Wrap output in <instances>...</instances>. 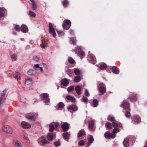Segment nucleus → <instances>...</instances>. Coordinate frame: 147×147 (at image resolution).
<instances>
[{"label": "nucleus", "instance_id": "412c9836", "mask_svg": "<svg viewBox=\"0 0 147 147\" xmlns=\"http://www.w3.org/2000/svg\"><path fill=\"white\" fill-rule=\"evenodd\" d=\"M86 134V132L84 129H81L79 131L78 133L77 137L80 138L82 136H84Z\"/></svg>", "mask_w": 147, "mask_h": 147}, {"label": "nucleus", "instance_id": "ea45409f", "mask_svg": "<svg viewBox=\"0 0 147 147\" xmlns=\"http://www.w3.org/2000/svg\"><path fill=\"white\" fill-rule=\"evenodd\" d=\"M47 42L44 40H42V44L40 45V46L42 48H44L47 45Z\"/></svg>", "mask_w": 147, "mask_h": 147}, {"label": "nucleus", "instance_id": "aec40b11", "mask_svg": "<svg viewBox=\"0 0 147 147\" xmlns=\"http://www.w3.org/2000/svg\"><path fill=\"white\" fill-rule=\"evenodd\" d=\"M21 125L24 128L26 129L29 128L31 127V125L30 124L25 121L22 122L21 123Z\"/></svg>", "mask_w": 147, "mask_h": 147}, {"label": "nucleus", "instance_id": "37998d69", "mask_svg": "<svg viewBox=\"0 0 147 147\" xmlns=\"http://www.w3.org/2000/svg\"><path fill=\"white\" fill-rule=\"evenodd\" d=\"M68 62L70 64H74L75 62V60L71 57L69 58L68 59Z\"/></svg>", "mask_w": 147, "mask_h": 147}, {"label": "nucleus", "instance_id": "052dcab7", "mask_svg": "<svg viewBox=\"0 0 147 147\" xmlns=\"http://www.w3.org/2000/svg\"><path fill=\"white\" fill-rule=\"evenodd\" d=\"M72 71V70L71 69H68L66 70V72L67 73V74H68L69 73L71 72Z\"/></svg>", "mask_w": 147, "mask_h": 147}, {"label": "nucleus", "instance_id": "a211bd4d", "mask_svg": "<svg viewBox=\"0 0 147 147\" xmlns=\"http://www.w3.org/2000/svg\"><path fill=\"white\" fill-rule=\"evenodd\" d=\"M21 31L24 33H26L28 31V28L24 24H22L20 27Z\"/></svg>", "mask_w": 147, "mask_h": 147}, {"label": "nucleus", "instance_id": "5701e85b", "mask_svg": "<svg viewBox=\"0 0 147 147\" xmlns=\"http://www.w3.org/2000/svg\"><path fill=\"white\" fill-rule=\"evenodd\" d=\"M132 121L138 123L140 121V118L137 116H134L131 117Z\"/></svg>", "mask_w": 147, "mask_h": 147}, {"label": "nucleus", "instance_id": "c9c22d12", "mask_svg": "<svg viewBox=\"0 0 147 147\" xmlns=\"http://www.w3.org/2000/svg\"><path fill=\"white\" fill-rule=\"evenodd\" d=\"M106 127L109 129H111L112 128V125L111 123L110 122H107L105 124Z\"/></svg>", "mask_w": 147, "mask_h": 147}, {"label": "nucleus", "instance_id": "338daca9", "mask_svg": "<svg viewBox=\"0 0 147 147\" xmlns=\"http://www.w3.org/2000/svg\"><path fill=\"white\" fill-rule=\"evenodd\" d=\"M63 31H57V32L58 34H61L63 33Z\"/></svg>", "mask_w": 147, "mask_h": 147}, {"label": "nucleus", "instance_id": "473e14b6", "mask_svg": "<svg viewBox=\"0 0 147 147\" xmlns=\"http://www.w3.org/2000/svg\"><path fill=\"white\" fill-rule=\"evenodd\" d=\"M5 14V11L2 8H0V18L4 16Z\"/></svg>", "mask_w": 147, "mask_h": 147}, {"label": "nucleus", "instance_id": "864d4df0", "mask_svg": "<svg viewBox=\"0 0 147 147\" xmlns=\"http://www.w3.org/2000/svg\"><path fill=\"white\" fill-rule=\"evenodd\" d=\"M15 29L17 31L19 32L20 30V28L18 25H16L15 26Z\"/></svg>", "mask_w": 147, "mask_h": 147}, {"label": "nucleus", "instance_id": "79ce46f5", "mask_svg": "<svg viewBox=\"0 0 147 147\" xmlns=\"http://www.w3.org/2000/svg\"><path fill=\"white\" fill-rule=\"evenodd\" d=\"M70 40L72 42V43L74 45H76V40L75 38H70Z\"/></svg>", "mask_w": 147, "mask_h": 147}, {"label": "nucleus", "instance_id": "39448f33", "mask_svg": "<svg viewBox=\"0 0 147 147\" xmlns=\"http://www.w3.org/2000/svg\"><path fill=\"white\" fill-rule=\"evenodd\" d=\"M120 107L125 109L126 111H130V104L125 100L123 101L120 105Z\"/></svg>", "mask_w": 147, "mask_h": 147}, {"label": "nucleus", "instance_id": "f257e3e1", "mask_svg": "<svg viewBox=\"0 0 147 147\" xmlns=\"http://www.w3.org/2000/svg\"><path fill=\"white\" fill-rule=\"evenodd\" d=\"M112 124L113 127L115 128L113 129V134H115L117 132L119 131L120 130L118 128H122V124L120 123H117L115 122H113Z\"/></svg>", "mask_w": 147, "mask_h": 147}, {"label": "nucleus", "instance_id": "dca6fc26", "mask_svg": "<svg viewBox=\"0 0 147 147\" xmlns=\"http://www.w3.org/2000/svg\"><path fill=\"white\" fill-rule=\"evenodd\" d=\"M112 72L116 74H117L119 73V71L118 67L116 66H113L111 68Z\"/></svg>", "mask_w": 147, "mask_h": 147}, {"label": "nucleus", "instance_id": "e433bc0d", "mask_svg": "<svg viewBox=\"0 0 147 147\" xmlns=\"http://www.w3.org/2000/svg\"><path fill=\"white\" fill-rule=\"evenodd\" d=\"M75 52L78 54L82 51L81 48L80 47L77 46L75 49Z\"/></svg>", "mask_w": 147, "mask_h": 147}, {"label": "nucleus", "instance_id": "13d9d810", "mask_svg": "<svg viewBox=\"0 0 147 147\" xmlns=\"http://www.w3.org/2000/svg\"><path fill=\"white\" fill-rule=\"evenodd\" d=\"M55 146L56 147H58L60 145V144L59 142H56L54 143Z\"/></svg>", "mask_w": 147, "mask_h": 147}, {"label": "nucleus", "instance_id": "0eeeda50", "mask_svg": "<svg viewBox=\"0 0 147 147\" xmlns=\"http://www.w3.org/2000/svg\"><path fill=\"white\" fill-rule=\"evenodd\" d=\"M138 97L137 94L132 93L129 95L128 97V99L131 102H135L138 100Z\"/></svg>", "mask_w": 147, "mask_h": 147}, {"label": "nucleus", "instance_id": "423d86ee", "mask_svg": "<svg viewBox=\"0 0 147 147\" xmlns=\"http://www.w3.org/2000/svg\"><path fill=\"white\" fill-rule=\"evenodd\" d=\"M71 22L69 20H65L63 24V28L66 30H68L71 26Z\"/></svg>", "mask_w": 147, "mask_h": 147}, {"label": "nucleus", "instance_id": "58836bf2", "mask_svg": "<svg viewBox=\"0 0 147 147\" xmlns=\"http://www.w3.org/2000/svg\"><path fill=\"white\" fill-rule=\"evenodd\" d=\"M80 57H81V59L84 57L85 55V53L84 52L82 51L78 54Z\"/></svg>", "mask_w": 147, "mask_h": 147}, {"label": "nucleus", "instance_id": "680f3d73", "mask_svg": "<svg viewBox=\"0 0 147 147\" xmlns=\"http://www.w3.org/2000/svg\"><path fill=\"white\" fill-rule=\"evenodd\" d=\"M33 70L30 69L29 70L28 72V74L29 75H31L33 72Z\"/></svg>", "mask_w": 147, "mask_h": 147}, {"label": "nucleus", "instance_id": "c756f323", "mask_svg": "<svg viewBox=\"0 0 147 147\" xmlns=\"http://www.w3.org/2000/svg\"><path fill=\"white\" fill-rule=\"evenodd\" d=\"M63 136L64 139L65 140H68L69 136L70 134L68 132H65L63 134Z\"/></svg>", "mask_w": 147, "mask_h": 147}, {"label": "nucleus", "instance_id": "3c124183", "mask_svg": "<svg viewBox=\"0 0 147 147\" xmlns=\"http://www.w3.org/2000/svg\"><path fill=\"white\" fill-rule=\"evenodd\" d=\"M85 142L82 140L78 142V144L80 146H84L85 144Z\"/></svg>", "mask_w": 147, "mask_h": 147}, {"label": "nucleus", "instance_id": "6ab92c4d", "mask_svg": "<svg viewBox=\"0 0 147 147\" xmlns=\"http://www.w3.org/2000/svg\"><path fill=\"white\" fill-rule=\"evenodd\" d=\"M26 117L28 119L34 120L35 119V116L33 113H30L27 114L26 115Z\"/></svg>", "mask_w": 147, "mask_h": 147}, {"label": "nucleus", "instance_id": "9d476101", "mask_svg": "<svg viewBox=\"0 0 147 147\" xmlns=\"http://www.w3.org/2000/svg\"><path fill=\"white\" fill-rule=\"evenodd\" d=\"M38 143L41 145L43 146L49 143V142L45 139L44 136L40 138L38 140Z\"/></svg>", "mask_w": 147, "mask_h": 147}, {"label": "nucleus", "instance_id": "2eb2a0df", "mask_svg": "<svg viewBox=\"0 0 147 147\" xmlns=\"http://www.w3.org/2000/svg\"><path fill=\"white\" fill-rule=\"evenodd\" d=\"M94 121L91 120L89 121L88 128L90 131H93L94 130Z\"/></svg>", "mask_w": 147, "mask_h": 147}, {"label": "nucleus", "instance_id": "c03bdc74", "mask_svg": "<svg viewBox=\"0 0 147 147\" xmlns=\"http://www.w3.org/2000/svg\"><path fill=\"white\" fill-rule=\"evenodd\" d=\"M63 4L64 7H67L69 4V3L67 0H64L63 2Z\"/></svg>", "mask_w": 147, "mask_h": 147}, {"label": "nucleus", "instance_id": "de8ad7c7", "mask_svg": "<svg viewBox=\"0 0 147 147\" xmlns=\"http://www.w3.org/2000/svg\"><path fill=\"white\" fill-rule=\"evenodd\" d=\"M126 113L125 115L126 117H130L131 116V114L129 111H126Z\"/></svg>", "mask_w": 147, "mask_h": 147}, {"label": "nucleus", "instance_id": "bf43d9fd", "mask_svg": "<svg viewBox=\"0 0 147 147\" xmlns=\"http://www.w3.org/2000/svg\"><path fill=\"white\" fill-rule=\"evenodd\" d=\"M89 93L87 89L85 90V95L86 96H89Z\"/></svg>", "mask_w": 147, "mask_h": 147}, {"label": "nucleus", "instance_id": "6e6d98bb", "mask_svg": "<svg viewBox=\"0 0 147 147\" xmlns=\"http://www.w3.org/2000/svg\"><path fill=\"white\" fill-rule=\"evenodd\" d=\"M82 100L84 102H87L88 101V98L84 96L83 97Z\"/></svg>", "mask_w": 147, "mask_h": 147}, {"label": "nucleus", "instance_id": "1a4fd4ad", "mask_svg": "<svg viewBox=\"0 0 147 147\" xmlns=\"http://www.w3.org/2000/svg\"><path fill=\"white\" fill-rule=\"evenodd\" d=\"M40 98L41 99L44 100V101L45 103H49L50 101V98H49V96L48 94L44 93L40 95Z\"/></svg>", "mask_w": 147, "mask_h": 147}, {"label": "nucleus", "instance_id": "774afa93", "mask_svg": "<svg viewBox=\"0 0 147 147\" xmlns=\"http://www.w3.org/2000/svg\"><path fill=\"white\" fill-rule=\"evenodd\" d=\"M34 67L36 68H39V65L38 64L35 65H34Z\"/></svg>", "mask_w": 147, "mask_h": 147}, {"label": "nucleus", "instance_id": "69168bd1", "mask_svg": "<svg viewBox=\"0 0 147 147\" xmlns=\"http://www.w3.org/2000/svg\"><path fill=\"white\" fill-rule=\"evenodd\" d=\"M23 138L24 140H28V137L26 135H24L23 137Z\"/></svg>", "mask_w": 147, "mask_h": 147}, {"label": "nucleus", "instance_id": "49530a36", "mask_svg": "<svg viewBox=\"0 0 147 147\" xmlns=\"http://www.w3.org/2000/svg\"><path fill=\"white\" fill-rule=\"evenodd\" d=\"M32 2V8L33 10H35L36 8V4L34 1V2Z\"/></svg>", "mask_w": 147, "mask_h": 147}, {"label": "nucleus", "instance_id": "2f4dec72", "mask_svg": "<svg viewBox=\"0 0 147 147\" xmlns=\"http://www.w3.org/2000/svg\"><path fill=\"white\" fill-rule=\"evenodd\" d=\"M53 134L52 133H50L48 134L47 135V138L49 140H53Z\"/></svg>", "mask_w": 147, "mask_h": 147}, {"label": "nucleus", "instance_id": "4be33fe9", "mask_svg": "<svg viewBox=\"0 0 147 147\" xmlns=\"http://www.w3.org/2000/svg\"><path fill=\"white\" fill-rule=\"evenodd\" d=\"M82 87L80 86H76L75 88V90L77 94L79 95H80L81 94V90Z\"/></svg>", "mask_w": 147, "mask_h": 147}, {"label": "nucleus", "instance_id": "e2e57ef3", "mask_svg": "<svg viewBox=\"0 0 147 147\" xmlns=\"http://www.w3.org/2000/svg\"><path fill=\"white\" fill-rule=\"evenodd\" d=\"M69 32L70 34L72 35H74V31L72 30H69Z\"/></svg>", "mask_w": 147, "mask_h": 147}, {"label": "nucleus", "instance_id": "09e8293b", "mask_svg": "<svg viewBox=\"0 0 147 147\" xmlns=\"http://www.w3.org/2000/svg\"><path fill=\"white\" fill-rule=\"evenodd\" d=\"M74 86H71L68 88L67 90L68 92H71L74 90Z\"/></svg>", "mask_w": 147, "mask_h": 147}, {"label": "nucleus", "instance_id": "603ef678", "mask_svg": "<svg viewBox=\"0 0 147 147\" xmlns=\"http://www.w3.org/2000/svg\"><path fill=\"white\" fill-rule=\"evenodd\" d=\"M11 58L12 59V60H16L17 58V56L15 54H13L11 56Z\"/></svg>", "mask_w": 147, "mask_h": 147}, {"label": "nucleus", "instance_id": "4d7b16f0", "mask_svg": "<svg viewBox=\"0 0 147 147\" xmlns=\"http://www.w3.org/2000/svg\"><path fill=\"white\" fill-rule=\"evenodd\" d=\"M33 58L34 60L36 62H38L39 60V58L37 56H34V57Z\"/></svg>", "mask_w": 147, "mask_h": 147}, {"label": "nucleus", "instance_id": "a878e982", "mask_svg": "<svg viewBox=\"0 0 147 147\" xmlns=\"http://www.w3.org/2000/svg\"><path fill=\"white\" fill-rule=\"evenodd\" d=\"M20 73L19 72H15L13 75V76L17 80H18V79L20 77Z\"/></svg>", "mask_w": 147, "mask_h": 147}, {"label": "nucleus", "instance_id": "7ed1b4c3", "mask_svg": "<svg viewBox=\"0 0 147 147\" xmlns=\"http://www.w3.org/2000/svg\"><path fill=\"white\" fill-rule=\"evenodd\" d=\"M98 87L100 92L101 94L100 95H103L106 92V86L103 83H100L98 85Z\"/></svg>", "mask_w": 147, "mask_h": 147}, {"label": "nucleus", "instance_id": "f3484780", "mask_svg": "<svg viewBox=\"0 0 147 147\" xmlns=\"http://www.w3.org/2000/svg\"><path fill=\"white\" fill-rule=\"evenodd\" d=\"M60 82L61 85L65 86H66L69 83L68 80L66 78L62 79Z\"/></svg>", "mask_w": 147, "mask_h": 147}, {"label": "nucleus", "instance_id": "7c9ffc66", "mask_svg": "<svg viewBox=\"0 0 147 147\" xmlns=\"http://www.w3.org/2000/svg\"><path fill=\"white\" fill-rule=\"evenodd\" d=\"M88 143L90 144L92 143L94 141V139L92 136L91 135H90L89 137L88 138Z\"/></svg>", "mask_w": 147, "mask_h": 147}, {"label": "nucleus", "instance_id": "f8f14e48", "mask_svg": "<svg viewBox=\"0 0 147 147\" xmlns=\"http://www.w3.org/2000/svg\"><path fill=\"white\" fill-rule=\"evenodd\" d=\"M69 124L67 122L64 123L61 125V127L64 131H67L69 129Z\"/></svg>", "mask_w": 147, "mask_h": 147}, {"label": "nucleus", "instance_id": "72a5a7b5", "mask_svg": "<svg viewBox=\"0 0 147 147\" xmlns=\"http://www.w3.org/2000/svg\"><path fill=\"white\" fill-rule=\"evenodd\" d=\"M93 106L94 107H96L98 105V102L97 100L94 99L93 100Z\"/></svg>", "mask_w": 147, "mask_h": 147}, {"label": "nucleus", "instance_id": "f03ea898", "mask_svg": "<svg viewBox=\"0 0 147 147\" xmlns=\"http://www.w3.org/2000/svg\"><path fill=\"white\" fill-rule=\"evenodd\" d=\"M2 130L3 132L9 134H12L13 132V130L12 128L8 125H5L2 128Z\"/></svg>", "mask_w": 147, "mask_h": 147}, {"label": "nucleus", "instance_id": "cd10ccee", "mask_svg": "<svg viewBox=\"0 0 147 147\" xmlns=\"http://www.w3.org/2000/svg\"><path fill=\"white\" fill-rule=\"evenodd\" d=\"M66 98L68 100H71V101L74 102L76 101L75 98L71 95H68L66 96Z\"/></svg>", "mask_w": 147, "mask_h": 147}, {"label": "nucleus", "instance_id": "ddd939ff", "mask_svg": "<svg viewBox=\"0 0 147 147\" xmlns=\"http://www.w3.org/2000/svg\"><path fill=\"white\" fill-rule=\"evenodd\" d=\"M13 143L14 147H22L21 143L17 139H13Z\"/></svg>", "mask_w": 147, "mask_h": 147}, {"label": "nucleus", "instance_id": "4c0bfd02", "mask_svg": "<svg viewBox=\"0 0 147 147\" xmlns=\"http://www.w3.org/2000/svg\"><path fill=\"white\" fill-rule=\"evenodd\" d=\"M107 66V65L105 63H102L100 65L99 68L101 69H103L105 68Z\"/></svg>", "mask_w": 147, "mask_h": 147}, {"label": "nucleus", "instance_id": "f704fd0d", "mask_svg": "<svg viewBox=\"0 0 147 147\" xmlns=\"http://www.w3.org/2000/svg\"><path fill=\"white\" fill-rule=\"evenodd\" d=\"M55 129L54 125L52 123H51L49 125V131L50 132L53 131Z\"/></svg>", "mask_w": 147, "mask_h": 147}, {"label": "nucleus", "instance_id": "5fc2aeb1", "mask_svg": "<svg viewBox=\"0 0 147 147\" xmlns=\"http://www.w3.org/2000/svg\"><path fill=\"white\" fill-rule=\"evenodd\" d=\"M29 15L32 17H34L36 16L35 14L33 11H30L29 12Z\"/></svg>", "mask_w": 147, "mask_h": 147}, {"label": "nucleus", "instance_id": "0e129e2a", "mask_svg": "<svg viewBox=\"0 0 147 147\" xmlns=\"http://www.w3.org/2000/svg\"><path fill=\"white\" fill-rule=\"evenodd\" d=\"M59 125L58 123L56 122L55 123V128H57L59 126Z\"/></svg>", "mask_w": 147, "mask_h": 147}, {"label": "nucleus", "instance_id": "a19ab883", "mask_svg": "<svg viewBox=\"0 0 147 147\" xmlns=\"http://www.w3.org/2000/svg\"><path fill=\"white\" fill-rule=\"evenodd\" d=\"M108 119L110 121L112 122V123L113 122H115V118L111 116H109L108 117Z\"/></svg>", "mask_w": 147, "mask_h": 147}, {"label": "nucleus", "instance_id": "b1692460", "mask_svg": "<svg viewBox=\"0 0 147 147\" xmlns=\"http://www.w3.org/2000/svg\"><path fill=\"white\" fill-rule=\"evenodd\" d=\"M69 110H72V111H75L78 110V108L77 106L74 105H73L71 106H69L68 108Z\"/></svg>", "mask_w": 147, "mask_h": 147}, {"label": "nucleus", "instance_id": "20e7f679", "mask_svg": "<svg viewBox=\"0 0 147 147\" xmlns=\"http://www.w3.org/2000/svg\"><path fill=\"white\" fill-rule=\"evenodd\" d=\"M8 93H7V90L5 89L1 93L0 97V105L3 104L6 99Z\"/></svg>", "mask_w": 147, "mask_h": 147}, {"label": "nucleus", "instance_id": "6e6552de", "mask_svg": "<svg viewBox=\"0 0 147 147\" xmlns=\"http://www.w3.org/2000/svg\"><path fill=\"white\" fill-rule=\"evenodd\" d=\"M49 32L50 34H52L53 37H55L56 34L54 28L51 23H49Z\"/></svg>", "mask_w": 147, "mask_h": 147}, {"label": "nucleus", "instance_id": "8fccbe9b", "mask_svg": "<svg viewBox=\"0 0 147 147\" xmlns=\"http://www.w3.org/2000/svg\"><path fill=\"white\" fill-rule=\"evenodd\" d=\"M32 78H27L26 80V81L25 82V84H28V82H30V83L32 81Z\"/></svg>", "mask_w": 147, "mask_h": 147}, {"label": "nucleus", "instance_id": "bb28decb", "mask_svg": "<svg viewBox=\"0 0 147 147\" xmlns=\"http://www.w3.org/2000/svg\"><path fill=\"white\" fill-rule=\"evenodd\" d=\"M82 76L80 75H78L75 77L74 79V81L76 82H78L81 80Z\"/></svg>", "mask_w": 147, "mask_h": 147}, {"label": "nucleus", "instance_id": "393cba45", "mask_svg": "<svg viewBox=\"0 0 147 147\" xmlns=\"http://www.w3.org/2000/svg\"><path fill=\"white\" fill-rule=\"evenodd\" d=\"M129 139L128 138H125L123 142V145L125 147H128L129 146Z\"/></svg>", "mask_w": 147, "mask_h": 147}, {"label": "nucleus", "instance_id": "9b49d317", "mask_svg": "<svg viewBox=\"0 0 147 147\" xmlns=\"http://www.w3.org/2000/svg\"><path fill=\"white\" fill-rule=\"evenodd\" d=\"M88 60L92 64H95L96 63V60L95 57L92 55L89 54L88 56Z\"/></svg>", "mask_w": 147, "mask_h": 147}, {"label": "nucleus", "instance_id": "4468645a", "mask_svg": "<svg viewBox=\"0 0 147 147\" xmlns=\"http://www.w3.org/2000/svg\"><path fill=\"white\" fill-rule=\"evenodd\" d=\"M104 136L106 138H113L115 137V134H111L109 131H107L104 134Z\"/></svg>", "mask_w": 147, "mask_h": 147}, {"label": "nucleus", "instance_id": "c85d7f7f", "mask_svg": "<svg viewBox=\"0 0 147 147\" xmlns=\"http://www.w3.org/2000/svg\"><path fill=\"white\" fill-rule=\"evenodd\" d=\"M74 72L75 74L76 75H80L81 74V72L80 70L78 68L74 69Z\"/></svg>", "mask_w": 147, "mask_h": 147}, {"label": "nucleus", "instance_id": "a18cd8bd", "mask_svg": "<svg viewBox=\"0 0 147 147\" xmlns=\"http://www.w3.org/2000/svg\"><path fill=\"white\" fill-rule=\"evenodd\" d=\"M64 105V104L62 102H60L58 105V107L59 108H63Z\"/></svg>", "mask_w": 147, "mask_h": 147}]
</instances>
